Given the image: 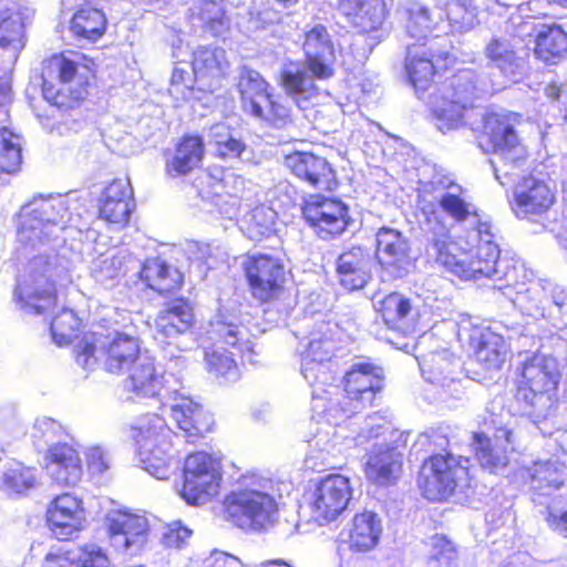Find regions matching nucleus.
<instances>
[{
	"instance_id": "62",
	"label": "nucleus",
	"mask_w": 567,
	"mask_h": 567,
	"mask_svg": "<svg viewBox=\"0 0 567 567\" xmlns=\"http://www.w3.org/2000/svg\"><path fill=\"white\" fill-rule=\"evenodd\" d=\"M430 557L440 565L449 566L457 557L454 544L442 535H434L430 538Z\"/></svg>"
},
{
	"instance_id": "27",
	"label": "nucleus",
	"mask_w": 567,
	"mask_h": 567,
	"mask_svg": "<svg viewBox=\"0 0 567 567\" xmlns=\"http://www.w3.org/2000/svg\"><path fill=\"white\" fill-rule=\"evenodd\" d=\"M306 220L327 235L342 233L347 227V207L337 199L316 198L303 208Z\"/></svg>"
},
{
	"instance_id": "44",
	"label": "nucleus",
	"mask_w": 567,
	"mask_h": 567,
	"mask_svg": "<svg viewBox=\"0 0 567 567\" xmlns=\"http://www.w3.org/2000/svg\"><path fill=\"white\" fill-rule=\"evenodd\" d=\"M229 69L226 52L221 48L199 47L193 53L195 78L219 80Z\"/></svg>"
},
{
	"instance_id": "2",
	"label": "nucleus",
	"mask_w": 567,
	"mask_h": 567,
	"mask_svg": "<svg viewBox=\"0 0 567 567\" xmlns=\"http://www.w3.org/2000/svg\"><path fill=\"white\" fill-rule=\"evenodd\" d=\"M70 202L62 196L34 198L21 208L18 241L25 251L41 250L30 258L21 271L14 298L21 309L42 313L56 301V286L71 282L69 261L56 255L50 244L65 241L64 233L80 231L70 213Z\"/></svg>"
},
{
	"instance_id": "28",
	"label": "nucleus",
	"mask_w": 567,
	"mask_h": 567,
	"mask_svg": "<svg viewBox=\"0 0 567 567\" xmlns=\"http://www.w3.org/2000/svg\"><path fill=\"white\" fill-rule=\"evenodd\" d=\"M285 165L297 177L319 189H330L334 183V172L320 156L307 152H296L285 158Z\"/></svg>"
},
{
	"instance_id": "47",
	"label": "nucleus",
	"mask_w": 567,
	"mask_h": 567,
	"mask_svg": "<svg viewBox=\"0 0 567 567\" xmlns=\"http://www.w3.org/2000/svg\"><path fill=\"white\" fill-rule=\"evenodd\" d=\"M378 311L391 329H404L416 316L410 299L396 292L385 296L379 302Z\"/></svg>"
},
{
	"instance_id": "32",
	"label": "nucleus",
	"mask_w": 567,
	"mask_h": 567,
	"mask_svg": "<svg viewBox=\"0 0 567 567\" xmlns=\"http://www.w3.org/2000/svg\"><path fill=\"white\" fill-rule=\"evenodd\" d=\"M371 255L362 247H351L337 260L340 284L349 290L362 289L370 278Z\"/></svg>"
},
{
	"instance_id": "18",
	"label": "nucleus",
	"mask_w": 567,
	"mask_h": 567,
	"mask_svg": "<svg viewBox=\"0 0 567 567\" xmlns=\"http://www.w3.org/2000/svg\"><path fill=\"white\" fill-rule=\"evenodd\" d=\"M352 487L348 477L328 475L312 494L311 517L320 525L334 520L348 506Z\"/></svg>"
},
{
	"instance_id": "51",
	"label": "nucleus",
	"mask_w": 567,
	"mask_h": 567,
	"mask_svg": "<svg viewBox=\"0 0 567 567\" xmlns=\"http://www.w3.org/2000/svg\"><path fill=\"white\" fill-rule=\"evenodd\" d=\"M193 21H198L203 29L214 35L224 34L229 28V19L220 3L212 0H200L192 9Z\"/></svg>"
},
{
	"instance_id": "56",
	"label": "nucleus",
	"mask_w": 567,
	"mask_h": 567,
	"mask_svg": "<svg viewBox=\"0 0 567 567\" xmlns=\"http://www.w3.org/2000/svg\"><path fill=\"white\" fill-rule=\"evenodd\" d=\"M205 360L208 371L216 377H224L227 380H235L238 377L237 364L223 347H216L205 352Z\"/></svg>"
},
{
	"instance_id": "35",
	"label": "nucleus",
	"mask_w": 567,
	"mask_h": 567,
	"mask_svg": "<svg viewBox=\"0 0 567 567\" xmlns=\"http://www.w3.org/2000/svg\"><path fill=\"white\" fill-rule=\"evenodd\" d=\"M91 256L90 271L99 282H105L117 277L132 261L131 256L125 250L116 247L107 248L100 243H95Z\"/></svg>"
},
{
	"instance_id": "52",
	"label": "nucleus",
	"mask_w": 567,
	"mask_h": 567,
	"mask_svg": "<svg viewBox=\"0 0 567 567\" xmlns=\"http://www.w3.org/2000/svg\"><path fill=\"white\" fill-rule=\"evenodd\" d=\"M244 497L249 499V509L255 512V530L266 528L275 522L277 503L266 491L252 487L241 488Z\"/></svg>"
},
{
	"instance_id": "14",
	"label": "nucleus",
	"mask_w": 567,
	"mask_h": 567,
	"mask_svg": "<svg viewBox=\"0 0 567 567\" xmlns=\"http://www.w3.org/2000/svg\"><path fill=\"white\" fill-rule=\"evenodd\" d=\"M556 199L555 187L543 173H530L517 182L511 202L518 218H529L547 213Z\"/></svg>"
},
{
	"instance_id": "55",
	"label": "nucleus",
	"mask_w": 567,
	"mask_h": 567,
	"mask_svg": "<svg viewBox=\"0 0 567 567\" xmlns=\"http://www.w3.org/2000/svg\"><path fill=\"white\" fill-rule=\"evenodd\" d=\"M80 319L71 309L63 308L51 321L50 330L53 341L59 346L70 343L80 327Z\"/></svg>"
},
{
	"instance_id": "11",
	"label": "nucleus",
	"mask_w": 567,
	"mask_h": 567,
	"mask_svg": "<svg viewBox=\"0 0 567 567\" xmlns=\"http://www.w3.org/2000/svg\"><path fill=\"white\" fill-rule=\"evenodd\" d=\"M27 19L28 9L17 0H0V120L6 117L3 105L9 100L12 69L23 47Z\"/></svg>"
},
{
	"instance_id": "36",
	"label": "nucleus",
	"mask_w": 567,
	"mask_h": 567,
	"mask_svg": "<svg viewBox=\"0 0 567 567\" xmlns=\"http://www.w3.org/2000/svg\"><path fill=\"white\" fill-rule=\"evenodd\" d=\"M476 360L486 370L499 369L506 360L508 347L504 338L491 329L476 330L471 336Z\"/></svg>"
},
{
	"instance_id": "30",
	"label": "nucleus",
	"mask_w": 567,
	"mask_h": 567,
	"mask_svg": "<svg viewBox=\"0 0 567 567\" xmlns=\"http://www.w3.org/2000/svg\"><path fill=\"white\" fill-rule=\"evenodd\" d=\"M134 207L133 190L127 179L113 181L100 199V217L109 223L125 225Z\"/></svg>"
},
{
	"instance_id": "43",
	"label": "nucleus",
	"mask_w": 567,
	"mask_h": 567,
	"mask_svg": "<svg viewBox=\"0 0 567 567\" xmlns=\"http://www.w3.org/2000/svg\"><path fill=\"white\" fill-rule=\"evenodd\" d=\"M204 156V143L199 136H185L176 152L166 163V173L172 177L186 175L196 168Z\"/></svg>"
},
{
	"instance_id": "22",
	"label": "nucleus",
	"mask_w": 567,
	"mask_h": 567,
	"mask_svg": "<svg viewBox=\"0 0 567 567\" xmlns=\"http://www.w3.org/2000/svg\"><path fill=\"white\" fill-rule=\"evenodd\" d=\"M522 383L533 393L530 404L549 401L548 392L556 389L558 383V364L550 355L535 353L526 359L522 365Z\"/></svg>"
},
{
	"instance_id": "13",
	"label": "nucleus",
	"mask_w": 567,
	"mask_h": 567,
	"mask_svg": "<svg viewBox=\"0 0 567 567\" xmlns=\"http://www.w3.org/2000/svg\"><path fill=\"white\" fill-rule=\"evenodd\" d=\"M183 477L181 496L192 505L205 504L219 492L221 464L208 453H193L185 460Z\"/></svg>"
},
{
	"instance_id": "16",
	"label": "nucleus",
	"mask_w": 567,
	"mask_h": 567,
	"mask_svg": "<svg viewBox=\"0 0 567 567\" xmlns=\"http://www.w3.org/2000/svg\"><path fill=\"white\" fill-rule=\"evenodd\" d=\"M111 546L118 553L136 555L147 543L148 520L127 509L111 511L106 515Z\"/></svg>"
},
{
	"instance_id": "42",
	"label": "nucleus",
	"mask_w": 567,
	"mask_h": 567,
	"mask_svg": "<svg viewBox=\"0 0 567 567\" xmlns=\"http://www.w3.org/2000/svg\"><path fill=\"white\" fill-rule=\"evenodd\" d=\"M8 93L9 100L3 105L6 117L0 120V172L13 174L21 165V138L8 128L9 107L12 102L11 86Z\"/></svg>"
},
{
	"instance_id": "23",
	"label": "nucleus",
	"mask_w": 567,
	"mask_h": 567,
	"mask_svg": "<svg viewBox=\"0 0 567 567\" xmlns=\"http://www.w3.org/2000/svg\"><path fill=\"white\" fill-rule=\"evenodd\" d=\"M48 523L59 539H68L81 530L85 523L82 501L70 493L53 498L47 509Z\"/></svg>"
},
{
	"instance_id": "37",
	"label": "nucleus",
	"mask_w": 567,
	"mask_h": 567,
	"mask_svg": "<svg viewBox=\"0 0 567 567\" xmlns=\"http://www.w3.org/2000/svg\"><path fill=\"white\" fill-rule=\"evenodd\" d=\"M194 321L190 306L175 300L162 310L155 319V338L169 339L187 332Z\"/></svg>"
},
{
	"instance_id": "5",
	"label": "nucleus",
	"mask_w": 567,
	"mask_h": 567,
	"mask_svg": "<svg viewBox=\"0 0 567 567\" xmlns=\"http://www.w3.org/2000/svg\"><path fill=\"white\" fill-rule=\"evenodd\" d=\"M484 89L472 71H462L431 93L429 105L439 131L446 133L466 124V114Z\"/></svg>"
},
{
	"instance_id": "29",
	"label": "nucleus",
	"mask_w": 567,
	"mask_h": 567,
	"mask_svg": "<svg viewBox=\"0 0 567 567\" xmlns=\"http://www.w3.org/2000/svg\"><path fill=\"white\" fill-rule=\"evenodd\" d=\"M47 471L58 484L76 485L83 475L79 452L65 443L52 445L47 453Z\"/></svg>"
},
{
	"instance_id": "26",
	"label": "nucleus",
	"mask_w": 567,
	"mask_h": 567,
	"mask_svg": "<svg viewBox=\"0 0 567 567\" xmlns=\"http://www.w3.org/2000/svg\"><path fill=\"white\" fill-rule=\"evenodd\" d=\"M164 405H168L172 419L188 436H199L209 430L207 416L199 404L177 389L167 390Z\"/></svg>"
},
{
	"instance_id": "50",
	"label": "nucleus",
	"mask_w": 567,
	"mask_h": 567,
	"mask_svg": "<svg viewBox=\"0 0 567 567\" xmlns=\"http://www.w3.org/2000/svg\"><path fill=\"white\" fill-rule=\"evenodd\" d=\"M106 19L94 8L80 9L72 18L70 30L80 40L96 41L105 31Z\"/></svg>"
},
{
	"instance_id": "25",
	"label": "nucleus",
	"mask_w": 567,
	"mask_h": 567,
	"mask_svg": "<svg viewBox=\"0 0 567 567\" xmlns=\"http://www.w3.org/2000/svg\"><path fill=\"white\" fill-rule=\"evenodd\" d=\"M127 371L130 373L124 388L138 398L158 396L163 402L167 390L173 388L166 375L156 370L153 359L147 355H142Z\"/></svg>"
},
{
	"instance_id": "41",
	"label": "nucleus",
	"mask_w": 567,
	"mask_h": 567,
	"mask_svg": "<svg viewBox=\"0 0 567 567\" xmlns=\"http://www.w3.org/2000/svg\"><path fill=\"white\" fill-rule=\"evenodd\" d=\"M141 277L148 287L159 293H168L181 287L182 272L161 258L147 259L141 270Z\"/></svg>"
},
{
	"instance_id": "33",
	"label": "nucleus",
	"mask_w": 567,
	"mask_h": 567,
	"mask_svg": "<svg viewBox=\"0 0 567 567\" xmlns=\"http://www.w3.org/2000/svg\"><path fill=\"white\" fill-rule=\"evenodd\" d=\"M40 485L39 471L17 460L0 465V492L6 496L21 497Z\"/></svg>"
},
{
	"instance_id": "38",
	"label": "nucleus",
	"mask_w": 567,
	"mask_h": 567,
	"mask_svg": "<svg viewBox=\"0 0 567 567\" xmlns=\"http://www.w3.org/2000/svg\"><path fill=\"white\" fill-rule=\"evenodd\" d=\"M402 455L395 449H379L367 462V478L377 485H389L400 475Z\"/></svg>"
},
{
	"instance_id": "46",
	"label": "nucleus",
	"mask_w": 567,
	"mask_h": 567,
	"mask_svg": "<svg viewBox=\"0 0 567 567\" xmlns=\"http://www.w3.org/2000/svg\"><path fill=\"white\" fill-rule=\"evenodd\" d=\"M532 487L542 494L564 485L567 478V468L557 461H537L528 468Z\"/></svg>"
},
{
	"instance_id": "4",
	"label": "nucleus",
	"mask_w": 567,
	"mask_h": 567,
	"mask_svg": "<svg viewBox=\"0 0 567 567\" xmlns=\"http://www.w3.org/2000/svg\"><path fill=\"white\" fill-rule=\"evenodd\" d=\"M303 50L305 64L291 65L281 73V85L300 109L319 95L313 78L324 80L333 75L334 49L326 27L316 24L306 33Z\"/></svg>"
},
{
	"instance_id": "39",
	"label": "nucleus",
	"mask_w": 567,
	"mask_h": 567,
	"mask_svg": "<svg viewBox=\"0 0 567 567\" xmlns=\"http://www.w3.org/2000/svg\"><path fill=\"white\" fill-rule=\"evenodd\" d=\"M381 533V520L374 513L357 514L348 533L349 547L353 551H368L375 547Z\"/></svg>"
},
{
	"instance_id": "19",
	"label": "nucleus",
	"mask_w": 567,
	"mask_h": 567,
	"mask_svg": "<svg viewBox=\"0 0 567 567\" xmlns=\"http://www.w3.org/2000/svg\"><path fill=\"white\" fill-rule=\"evenodd\" d=\"M244 269L256 299L268 301L281 291L286 271L280 259L269 255H252L245 261Z\"/></svg>"
},
{
	"instance_id": "58",
	"label": "nucleus",
	"mask_w": 567,
	"mask_h": 567,
	"mask_svg": "<svg viewBox=\"0 0 567 567\" xmlns=\"http://www.w3.org/2000/svg\"><path fill=\"white\" fill-rule=\"evenodd\" d=\"M194 72L187 69L175 66L171 76L168 93L176 102L186 101L190 97L194 87Z\"/></svg>"
},
{
	"instance_id": "20",
	"label": "nucleus",
	"mask_w": 567,
	"mask_h": 567,
	"mask_svg": "<svg viewBox=\"0 0 567 567\" xmlns=\"http://www.w3.org/2000/svg\"><path fill=\"white\" fill-rule=\"evenodd\" d=\"M517 441L516 427L506 424L496 429L493 439L483 433H475L472 445L481 466L497 472L507 466L509 454L515 451Z\"/></svg>"
},
{
	"instance_id": "3",
	"label": "nucleus",
	"mask_w": 567,
	"mask_h": 567,
	"mask_svg": "<svg viewBox=\"0 0 567 567\" xmlns=\"http://www.w3.org/2000/svg\"><path fill=\"white\" fill-rule=\"evenodd\" d=\"M383 386V370L370 362H358L344 375L343 402H333L331 392L327 390L315 391L311 409L313 415L309 422V444L313 457L322 462L336 457L352 445L364 440L379 436L384 420L374 414L364 420L357 436L349 435V429L341 421L351 414L371 404L375 393Z\"/></svg>"
},
{
	"instance_id": "8",
	"label": "nucleus",
	"mask_w": 567,
	"mask_h": 567,
	"mask_svg": "<svg viewBox=\"0 0 567 567\" xmlns=\"http://www.w3.org/2000/svg\"><path fill=\"white\" fill-rule=\"evenodd\" d=\"M94 62L78 52L54 55L45 62L42 71V92L53 105L64 104V92L72 100H83L94 73Z\"/></svg>"
},
{
	"instance_id": "1",
	"label": "nucleus",
	"mask_w": 567,
	"mask_h": 567,
	"mask_svg": "<svg viewBox=\"0 0 567 567\" xmlns=\"http://www.w3.org/2000/svg\"><path fill=\"white\" fill-rule=\"evenodd\" d=\"M417 207L424 229L432 234L431 249L440 265L464 280L505 279L509 285L517 286L516 278L524 268L501 258L498 245L493 240L492 226L487 221H478L474 230L478 244L474 248L460 249L450 241L445 215L456 223L476 215L475 206L466 198L462 186L450 177H434L420 186Z\"/></svg>"
},
{
	"instance_id": "17",
	"label": "nucleus",
	"mask_w": 567,
	"mask_h": 567,
	"mask_svg": "<svg viewBox=\"0 0 567 567\" xmlns=\"http://www.w3.org/2000/svg\"><path fill=\"white\" fill-rule=\"evenodd\" d=\"M336 350V341L332 337V328L329 323H321L312 331L305 349L300 351L301 373L310 385L326 384L331 377L328 371V362Z\"/></svg>"
},
{
	"instance_id": "53",
	"label": "nucleus",
	"mask_w": 567,
	"mask_h": 567,
	"mask_svg": "<svg viewBox=\"0 0 567 567\" xmlns=\"http://www.w3.org/2000/svg\"><path fill=\"white\" fill-rule=\"evenodd\" d=\"M276 213L267 206H257L243 219L244 234L254 241H260L274 230Z\"/></svg>"
},
{
	"instance_id": "10",
	"label": "nucleus",
	"mask_w": 567,
	"mask_h": 567,
	"mask_svg": "<svg viewBox=\"0 0 567 567\" xmlns=\"http://www.w3.org/2000/svg\"><path fill=\"white\" fill-rule=\"evenodd\" d=\"M237 86L241 109L246 114L271 128L288 130L295 125L292 110L285 104L284 99L269 93V84L259 72L244 68Z\"/></svg>"
},
{
	"instance_id": "6",
	"label": "nucleus",
	"mask_w": 567,
	"mask_h": 567,
	"mask_svg": "<svg viewBox=\"0 0 567 567\" xmlns=\"http://www.w3.org/2000/svg\"><path fill=\"white\" fill-rule=\"evenodd\" d=\"M101 355L112 373L127 371L142 357L138 340L118 331L85 333L74 347L75 361L84 370L94 369Z\"/></svg>"
},
{
	"instance_id": "61",
	"label": "nucleus",
	"mask_w": 567,
	"mask_h": 567,
	"mask_svg": "<svg viewBox=\"0 0 567 567\" xmlns=\"http://www.w3.org/2000/svg\"><path fill=\"white\" fill-rule=\"evenodd\" d=\"M553 306L548 311V319L557 329L567 328V288L553 287L550 290Z\"/></svg>"
},
{
	"instance_id": "31",
	"label": "nucleus",
	"mask_w": 567,
	"mask_h": 567,
	"mask_svg": "<svg viewBox=\"0 0 567 567\" xmlns=\"http://www.w3.org/2000/svg\"><path fill=\"white\" fill-rule=\"evenodd\" d=\"M336 6L361 32L379 30L386 18L384 0H337Z\"/></svg>"
},
{
	"instance_id": "24",
	"label": "nucleus",
	"mask_w": 567,
	"mask_h": 567,
	"mask_svg": "<svg viewBox=\"0 0 567 567\" xmlns=\"http://www.w3.org/2000/svg\"><path fill=\"white\" fill-rule=\"evenodd\" d=\"M405 30L413 43L440 44V33H446L444 9L427 8L421 3H411L406 10Z\"/></svg>"
},
{
	"instance_id": "59",
	"label": "nucleus",
	"mask_w": 567,
	"mask_h": 567,
	"mask_svg": "<svg viewBox=\"0 0 567 567\" xmlns=\"http://www.w3.org/2000/svg\"><path fill=\"white\" fill-rule=\"evenodd\" d=\"M280 20V12L271 8L268 3H255L248 10L247 28L250 31H257L278 23Z\"/></svg>"
},
{
	"instance_id": "45",
	"label": "nucleus",
	"mask_w": 567,
	"mask_h": 567,
	"mask_svg": "<svg viewBox=\"0 0 567 567\" xmlns=\"http://www.w3.org/2000/svg\"><path fill=\"white\" fill-rule=\"evenodd\" d=\"M535 54L545 62H554L567 52V33L558 24H542L536 33Z\"/></svg>"
},
{
	"instance_id": "7",
	"label": "nucleus",
	"mask_w": 567,
	"mask_h": 567,
	"mask_svg": "<svg viewBox=\"0 0 567 567\" xmlns=\"http://www.w3.org/2000/svg\"><path fill=\"white\" fill-rule=\"evenodd\" d=\"M173 436V431L158 414L146 415L132 427L138 460L157 480L168 478L177 465Z\"/></svg>"
},
{
	"instance_id": "54",
	"label": "nucleus",
	"mask_w": 567,
	"mask_h": 567,
	"mask_svg": "<svg viewBox=\"0 0 567 567\" xmlns=\"http://www.w3.org/2000/svg\"><path fill=\"white\" fill-rule=\"evenodd\" d=\"M226 519L241 529H255L249 499L244 497L241 488L231 492L224 501Z\"/></svg>"
},
{
	"instance_id": "9",
	"label": "nucleus",
	"mask_w": 567,
	"mask_h": 567,
	"mask_svg": "<svg viewBox=\"0 0 567 567\" xmlns=\"http://www.w3.org/2000/svg\"><path fill=\"white\" fill-rule=\"evenodd\" d=\"M522 116L512 112H489L483 118V133L488 138L493 153L498 158L491 159L495 178L501 183L502 175H512L511 168L522 166L527 159V150L516 133Z\"/></svg>"
},
{
	"instance_id": "34",
	"label": "nucleus",
	"mask_w": 567,
	"mask_h": 567,
	"mask_svg": "<svg viewBox=\"0 0 567 567\" xmlns=\"http://www.w3.org/2000/svg\"><path fill=\"white\" fill-rule=\"evenodd\" d=\"M553 287L560 286L549 281H530L529 286L525 289L517 287L513 303L525 316L536 320L548 318L549 308L553 306L550 297Z\"/></svg>"
},
{
	"instance_id": "48",
	"label": "nucleus",
	"mask_w": 567,
	"mask_h": 567,
	"mask_svg": "<svg viewBox=\"0 0 567 567\" xmlns=\"http://www.w3.org/2000/svg\"><path fill=\"white\" fill-rule=\"evenodd\" d=\"M480 0H453L444 10V20H447L446 29L451 32L465 33L478 24Z\"/></svg>"
},
{
	"instance_id": "21",
	"label": "nucleus",
	"mask_w": 567,
	"mask_h": 567,
	"mask_svg": "<svg viewBox=\"0 0 567 567\" xmlns=\"http://www.w3.org/2000/svg\"><path fill=\"white\" fill-rule=\"evenodd\" d=\"M375 256L382 269L392 278L403 277L412 266L410 243L394 228L382 227L378 230Z\"/></svg>"
},
{
	"instance_id": "49",
	"label": "nucleus",
	"mask_w": 567,
	"mask_h": 567,
	"mask_svg": "<svg viewBox=\"0 0 567 567\" xmlns=\"http://www.w3.org/2000/svg\"><path fill=\"white\" fill-rule=\"evenodd\" d=\"M423 377L432 383L447 385V377L452 373L454 355L446 349L433 350L416 357Z\"/></svg>"
},
{
	"instance_id": "57",
	"label": "nucleus",
	"mask_w": 567,
	"mask_h": 567,
	"mask_svg": "<svg viewBox=\"0 0 567 567\" xmlns=\"http://www.w3.org/2000/svg\"><path fill=\"white\" fill-rule=\"evenodd\" d=\"M75 567H110V558L105 550L95 545L86 544L71 554Z\"/></svg>"
},
{
	"instance_id": "40",
	"label": "nucleus",
	"mask_w": 567,
	"mask_h": 567,
	"mask_svg": "<svg viewBox=\"0 0 567 567\" xmlns=\"http://www.w3.org/2000/svg\"><path fill=\"white\" fill-rule=\"evenodd\" d=\"M485 54L513 81H517L524 72V60L517 56L515 44L505 37L493 38L485 48Z\"/></svg>"
},
{
	"instance_id": "64",
	"label": "nucleus",
	"mask_w": 567,
	"mask_h": 567,
	"mask_svg": "<svg viewBox=\"0 0 567 567\" xmlns=\"http://www.w3.org/2000/svg\"><path fill=\"white\" fill-rule=\"evenodd\" d=\"M60 424L53 419L41 416L38 417L31 429V436L35 440H43L45 442L56 437L60 432Z\"/></svg>"
},
{
	"instance_id": "12",
	"label": "nucleus",
	"mask_w": 567,
	"mask_h": 567,
	"mask_svg": "<svg viewBox=\"0 0 567 567\" xmlns=\"http://www.w3.org/2000/svg\"><path fill=\"white\" fill-rule=\"evenodd\" d=\"M467 458L451 454H437L424 462L419 486L423 495L431 501L451 496L455 491L465 492L471 486Z\"/></svg>"
},
{
	"instance_id": "60",
	"label": "nucleus",
	"mask_w": 567,
	"mask_h": 567,
	"mask_svg": "<svg viewBox=\"0 0 567 567\" xmlns=\"http://www.w3.org/2000/svg\"><path fill=\"white\" fill-rule=\"evenodd\" d=\"M215 331L227 344L238 348L240 351H250L249 341L244 340L246 329L243 326H238L233 319L229 321L218 320L215 323Z\"/></svg>"
},
{
	"instance_id": "63",
	"label": "nucleus",
	"mask_w": 567,
	"mask_h": 567,
	"mask_svg": "<svg viewBox=\"0 0 567 567\" xmlns=\"http://www.w3.org/2000/svg\"><path fill=\"white\" fill-rule=\"evenodd\" d=\"M193 532L181 522L168 524L163 533L162 543L169 548H182L190 538Z\"/></svg>"
},
{
	"instance_id": "15",
	"label": "nucleus",
	"mask_w": 567,
	"mask_h": 567,
	"mask_svg": "<svg viewBox=\"0 0 567 567\" xmlns=\"http://www.w3.org/2000/svg\"><path fill=\"white\" fill-rule=\"evenodd\" d=\"M452 63L450 52L444 45L432 43H410L405 58V70L416 92H423L431 85L433 76Z\"/></svg>"
}]
</instances>
